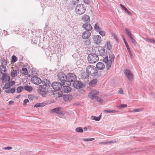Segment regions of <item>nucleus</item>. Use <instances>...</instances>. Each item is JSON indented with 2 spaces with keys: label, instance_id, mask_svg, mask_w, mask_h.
<instances>
[{
  "label": "nucleus",
  "instance_id": "f257e3e1",
  "mask_svg": "<svg viewBox=\"0 0 155 155\" xmlns=\"http://www.w3.org/2000/svg\"><path fill=\"white\" fill-rule=\"evenodd\" d=\"M86 71L88 75L91 76H99L100 74L96 67L92 65H89L86 68Z\"/></svg>",
  "mask_w": 155,
  "mask_h": 155
},
{
  "label": "nucleus",
  "instance_id": "f03ea898",
  "mask_svg": "<svg viewBox=\"0 0 155 155\" xmlns=\"http://www.w3.org/2000/svg\"><path fill=\"white\" fill-rule=\"evenodd\" d=\"M109 59H108V56H106L103 59V61L106 64V68L107 70L109 69L110 68L115 58L114 55L112 52L109 53Z\"/></svg>",
  "mask_w": 155,
  "mask_h": 155
},
{
  "label": "nucleus",
  "instance_id": "7ed1b4c3",
  "mask_svg": "<svg viewBox=\"0 0 155 155\" xmlns=\"http://www.w3.org/2000/svg\"><path fill=\"white\" fill-rule=\"evenodd\" d=\"M75 12L78 15L83 14L86 11L85 6L83 4H78L76 6Z\"/></svg>",
  "mask_w": 155,
  "mask_h": 155
},
{
  "label": "nucleus",
  "instance_id": "20e7f679",
  "mask_svg": "<svg viewBox=\"0 0 155 155\" xmlns=\"http://www.w3.org/2000/svg\"><path fill=\"white\" fill-rule=\"evenodd\" d=\"M76 80V77L74 74L70 73L67 75L66 84L67 85L71 84V82H74Z\"/></svg>",
  "mask_w": 155,
  "mask_h": 155
},
{
  "label": "nucleus",
  "instance_id": "39448f33",
  "mask_svg": "<svg viewBox=\"0 0 155 155\" xmlns=\"http://www.w3.org/2000/svg\"><path fill=\"white\" fill-rule=\"evenodd\" d=\"M87 60L90 63L93 64L98 61L99 58L95 54H90L88 56Z\"/></svg>",
  "mask_w": 155,
  "mask_h": 155
},
{
  "label": "nucleus",
  "instance_id": "423d86ee",
  "mask_svg": "<svg viewBox=\"0 0 155 155\" xmlns=\"http://www.w3.org/2000/svg\"><path fill=\"white\" fill-rule=\"evenodd\" d=\"M48 88L45 87L44 85H39L38 92L42 97L46 96L48 92Z\"/></svg>",
  "mask_w": 155,
  "mask_h": 155
},
{
  "label": "nucleus",
  "instance_id": "0eeeda50",
  "mask_svg": "<svg viewBox=\"0 0 155 155\" xmlns=\"http://www.w3.org/2000/svg\"><path fill=\"white\" fill-rule=\"evenodd\" d=\"M58 78L61 81V83L62 84V85L66 84L67 75L62 73H59L58 75Z\"/></svg>",
  "mask_w": 155,
  "mask_h": 155
},
{
  "label": "nucleus",
  "instance_id": "6e6552de",
  "mask_svg": "<svg viewBox=\"0 0 155 155\" xmlns=\"http://www.w3.org/2000/svg\"><path fill=\"white\" fill-rule=\"evenodd\" d=\"M62 84L58 82H54L52 83L51 87L53 89L56 91H58L61 90Z\"/></svg>",
  "mask_w": 155,
  "mask_h": 155
},
{
  "label": "nucleus",
  "instance_id": "1a4fd4ad",
  "mask_svg": "<svg viewBox=\"0 0 155 155\" xmlns=\"http://www.w3.org/2000/svg\"><path fill=\"white\" fill-rule=\"evenodd\" d=\"M124 72L125 76L129 81H132L133 79V74L129 70L127 69H124Z\"/></svg>",
  "mask_w": 155,
  "mask_h": 155
},
{
  "label": "nucleus",
  "instance_id": "9d476101",
  "mask_svg": "<svg viewBox=\"0 0 155 155\" xmlns=\"http://www.w3.org/2000/svg\"><path fill=\"white\" fill-rule=\"evenodd\" d=\"M31 81L33 83L37 85L39 84L42 82L41 80L36 76H34L32 77L31 78Z\"/></svg>",
  "mask_w": 155,
  "mask_h": 155
},
{
  "label": "nucleus",
  "instance_id": "9b49d317",
  "mask_svg": "<svg viewBox=\"0 0 155 155\" xmlns=\"http://www.w3.org/2000/svg\"><path fill=\"white\" fill-rule=\"evenodd\" d=\"M99 92L97 91L93 90L91 91L89 94L88 97L91 99H93L96 97L97 96V95L98 94Z\"/></svg>",
  "mask_w": 155,
  "mask_h": 155
},
{
  "label": "nucleus",
  "instance_id": "f8f14e48",
  "mask_svg": "<svg viewBox=\"0 0 155 155\" xmlns=\"http://www.w3.org/2000/svg\"><path fill=\"white\" fill-rule=\"evenodd\" d=\"M74 87L76 88L79 89L83 87V84L81 81H75L73 83Z\"/></svg>",
  "mask_w": 155,
  "mask_h": 155
},
{
  "label": "nucleus",
  "instance_id": "ddd939ff",
  "mask_svg": "<svg viewBox=\"0 0 155 155\" xmlns=\"http://www.w3.org/2000/svg\"><path fill=\"white\" fill-rule=\"evenodd\" d=\"M61 109V107H57L52 109L51 110V113L53 112L55 113L58 114L63 115L64 114L63 112L60 110Z\"/></svg>",
  "mask_w": 155,
  "mask_h": 155
},
{
  "label": "nucleus",
  "instance_id": "4468645a",
  "mask_svg": "<svg viewBox=\"0 0 155 155\" xmlns=\"http://www.w3.org/2000/svg\"><path fill=\"white\" fill-rule=\"evenodd\" d=\"M93 40L94 43L97 45H99L101 42V37L99 35L94 36Z\"/></svg>",
  "mask_w": 155,
  "mask_h": 155
},
{
  "label": "nucleus",
  "instance_id": "2eb2a0df",
  "mask_svg": "<svg viewBox=\"0 0 155 155\" xmlns=\"http://www.w3.org/2000/svg\"><path fill=\"white\" fill-rule=\"evenodd\" d=\"M69 85H67L66 84V85H62L63 86L62 91L64 93H66L70 92L71 91V88L69 86Z\"/></svg>",
  "mask_w": 155,
  "mask_h": 155
},
{
  "label": "nucleus",
  "instance_id": "dca6fc26",
  "mask_svg": "<svg viewBox=\"0 0 155 155\" xmlns=\"http://www.w3.org/2000/svg\"><path fill=\"white\" fill-rule=\"evenodd\" d=\"M91 33L88 31L84 32L82 35V37L84 39H87L91 36Z\"/></svg>",
  "mask_w": 155,
  "mask_h": 155
},
{
  "label": "nucleus",
  "instance_id": "f3484780",
  "mask_svg": "<svg viewBox=\"0 0 155 155\" xmlns=\"http://www.w3.org/2000/svg\"><path fill=\"white\" fill-rule=\"evenodd\" d=\"M105 68V65L102 62H98L96 64V68L99 70H102Z\"/></svg>",
  "mask_w": 155,
  "mask_h": 155
},
{
  "label": "nucleus",
  "instance_id": "a211bd4d",
  "mask_svg": "<svg viewBox=\"0 0 155 155\" xmlns=\"http://www.w3.org/2000/svg\"><path fill=\"white\" fill-rule=\"evenodd\" d=\"M83 27L86 30L88 31H91L92 29V27L89 24H85L83 25Z\"/></svg>",
  "mask_w": 155,
  "mask_h": 155
},
{
  "label": "nucleus",
  "instance_id": "6ab92c4d",
  "mask_svg": "<svg viewBox=\"0 0 155 155\" xmlns=\"http://www.w3.org/2000/svg\"><path fill=\"white\" fill-rule=\"evenodd\" d=\"M98 51L99 52V54L102 56H105L106 54L104 49L102 47L99 48Z\"/></svg>",
  "mask_w": 155,
  "mask_h": 155
},
{
  "label": "nucleus",
  "instance_id": "aec40b11",
  "mask_svg": "<svg viewBox=\"0 0 155 155\" xmlns=\"http://www.w3.org/2000/svg\"><path fill=\"white\" fill-rule=\"evenodd\" d=\"M1 79L3 81L5 82V81H8L9 80V77L5 73L4 74H3Z\"/></svg>",
  "mask_w": 155,
  "mask_h": 155
},
{
  "label": "nucleus",
  "instance_id": "412c9836",
  "mask_svg": "<svg viewBox=\"0 0 155 155\" xmlns=\"http://www.w3.org/2000/svg\"><path fill=\"white\" fill-rule=\"evenodd\" d=\"M97 82V80L95 78L90 81L89 82V84L90 86L94 87L95 86Z\"/></svg>",
  "mask_w": 155,
  "mask_h": 155
},
{
  "label": "nucleus",
  "instance_id": "4be33fe9",
  "mask_svg": "<svg viewBox=\"0 0 155 155\" xmlns=\"http://www.w3.org/2000/svg\"><path fill=\"white\" fill-rule=\"evenodd\" d=\"M63 97L65 101H70L72 99V96L71 95H65L63 96Z\"/></svg>",
  "mask_w": 155,
  "mask_h": 155
},
{
  "label": "nucleus",
  "instance_id": "5701e85b",
  "mask_svg": "<svg viewBox=\"0 0 155 155\" xmlns=\"http://www.w3.org/2000/svg\"><path fill=\"white\" fill-rule=\"evenodd\" d=\"M41 82L42 84H43L42 85H44L45 87H48L50 86V82L46 79H45Z\"/></svg>",
  "mask_w": 155,
  "mask_h": 155
},
{
  "label": "nucleus",
  "instance_id": "b1692460",
  "mask_svg": "<svg viewBox=\"0 0 155 155\" xmlns=\"http://www.w3.org/2000/svg\"><path fill=\"white\" fill-rule=\"evenodd\" d=\"M7 70L5 67L0 66V73L1 74H4L6 72Z\"/></svg>",
  "mask_w": 155,
  "mask_h": 155
},
{
  "label": "nucleus",
  "instance_id": "393cba45",
  "mask_svg": "<svg viewBox=\"0 0 155 155\" xmlns=\"http://www.w3.org/2000/svg\"><path fill=\"white\" fill-rule=\"evenodd\" d=\"M2 65L1 66L6 67L8 64L7 61L4 58H2L0 59Z\"/></svg>",
  "mask_w": 155,
  "mask_h": 155
},
{
  "label": "nucleus",
  "instance_id": "a878e982",
  "mask_svg": "<svg viewBox=\"0 0 155 155\" xmlns=\"http://www.w3.org/2000/svg\"><path fill=\"white\" fill-rule=\"evenodd\" d=\"M82 20L87 22H88L90 21V18L89 16L86 15H84L82 18Z\"/></svg>",
  "mask_w": 155,
  "mask_h": 155
},
{
  "label": "nucleus",
  "instance_id": "bb28decb",
  "mask_svg": "<svg viewBox=\"0 0 155 155\" xmlns=\"http://www.w3.org/2000/svg\"><path fill=\"white\" fill-rule=\"evenodd\" d=\"M24 88L25 90L28 92H31L32 90V87L28 85L25 86Z\"/></svg>",
  "mask_w": 155,
  "mask_h": 155
},
{
  "label": "nucleus",
  "instance_id": "cd10ccee",
  "mask_svg": "<svg viewBox=\"0 0 155 155\" xmlns=\"http://www.w3.org/2000/svg\"><path fill=\"white\" fill-rule=\"evenodd\" d=\"M11 76L12 77L16 76L17 75V72L16 70H13L11 72Z\"/></svg>",
  "mask_w": 155,
  "mask_h": 155
},
{
  "label": "nucleus",
  "instance_id": "c85d7f7f",
  "mask_svg": "<svg viewBox=\"0 0 155 155\" xmlns=\"http://www.w3.org/2000/svg\"><path fill=\"white\" fill-rule=\"evenodd\" d=\"M101 116V115H100L99 116V117H96L95 116H92L91 117V118L92 120H93L96 121H98L100 120Z\"/></svg>",
  "mask_w": 155,
  "mask_h": 155
},
{
  "label": "nucleus",
  "instance_id": "c756f323",
  "mask_svg": "<svg viewBox=\"0 0 155 155\" xmlns=\"http://www.w3.org/2000/svg\"><path fill=\"white\" fill-rule=\"evenodd\" d=\"M117 112V111L114 110H104V112L105 113H114Z\"/></svg>",
  "mask_w": 155,
  "mask_h": 155
},
{
  "label": "nucleus",
  "instance_id": "7c9ffc66",
  "mask_svg": "<svg viewBox=\"0 0 155 155\" xmlns=\"http://www.w3.org/2000/svg\"><path fill=\"white\" fill-rule=\"evenodd\" d=\"M24 89V87L22 86L18 87L17 88V92L18 93H20Z\"/></svg>",
  "mask_w": 155,
  "mask_h": 155
},
{
  "label": "nucleus",
  "instance_id": "2f4dec72",
  "mask_svg": "<svg viewBox=\"0 0 155 155\" xmlns=\"http://www.w3.org/2000/svg\"><path fill=\"white\" fill-rule=\"evenodd\" d=\"M22 73L25 75H27L28 74V70L26 68H22Z\"/></svg>",
  "mask_w": 155,
  "mask_h": 155
},
{
  "label": "nucleus",
  "instance_id": "473e14b6",
  "mask_svg": "<svg viewBox=\"0 0 155 155\" xmlns=\"http://www.w3.org/2000/svg\"><path fill=\"white\" fill-rule=\"evenodd\" d=\"M75 131L78 132L79 133H82L83 131V129L81 127H77L75 129Z\"/></svg>",
  "mask_w": 155,
  "mask_h": 155
},
{
  "label": "nucleus",
  "instance_id": "72a5a7b5",
  "mask_svg": "<svg viewBox=\"0 0 155 155\" xmlns=\"http://www.w3.org/2000/svg\"><path fill=\"white\" fill-rule=\"evenodd\" d=\"M124 42L125 45L126 46L127 49V51H128V52H130V51H130V48H129V45H128V44L127 43V42L125 41L124 38Z\"/></svg>",
  "mask_w": 155,
  "mask_h": 155
},
{
  "label": "nucleus",
  "instance_id": "f704fd0d",
  "mask_svg": "<svg viewBox=\"0 0 155 155\" xmlns=\"http://www.w3.org/2000/svg\"><path fill=\"white\" fill-rule=\"evenodd\" d=\"M10 86L9 84L8 83H6L3 87V89H8L10 88Z\"/></svg>",
  "mask_w": 155,
  "mask_h": 155
},
{
  "label": "nucleus",
  "instance_id": "c9c22d12",
  "mask_svg": "<svg viewBox=\"0 0 155 155\" xmlns=\"http://www.w3.org/2000/svg\"><path fill=\"white\" fill-rule=\"evenodd\" d=\"M146 40L149 42L153 43L155 44V40L154 39H149L148 38H146Z\"/></svg>",
  "mask_w": 155,
  "mask_h": 155
},
{
  "label": "nucleus",
  "instance_id": "e433bc0d",
  "mask_svg": "<svg viewBox=\"0 0 155 155\" xmlns=\"http://www.w3.org/2000/svg\"><path fill=\"white\" fill-rule=\"evenodd\" d=\"M127 106V105L126 104H122L120 105H117V107L118 108H122L124 107H126Z\"/></svg>",
  "mask_w": 155,
  "mask_h": 155
},
{
  "label": "nucleus",
  "instance_id": "4c0bfd02",
  "mask_svg": "<svg viewBox=\"0 0 155 155\" xmlns=\"http://www.w3.org/2000/svg\"><path fill=\"white\" fill-rule=\"evenodd\" d=\"M107 49L108 50H110L112 48V46L110 45V41H107Z\"/></svg>",
  "mask_w": 155,
  "mask_h": 155
},
{
  "label": "nucleus",
  "instance_id": "58836bf2",
  "mask_svg": "<svg viewBox=\"0 0 155 155\" xmlns=\"http://www.w3.org/2000/svg\"><path fill=\"white\" fill-rule=\"evenodd\" d=\"M143 109L142 108H138L134 109L132 111H130L131 112H139L142 111Z\"/></svg>",
  "mask_w": 155,
  "mask_h": 155
},
{
  "label": "nucleus",
  "instance_id": "ea45409f",
  "mask_svg": "<svg viewBox=\"0 0 155 155\" xmlns=\"http://www.w3.org/2000/svg\"><path fill=\"white\" fill-rule=\"evenodd\" d=\"M12 62H15L17 60V58L16 56L13 55L12 57Z\"/></svg>",
  "mask_w": 155,
  "mask_h": 155
},
{
  "label": "nucleus",
  "instance_id": "a19ab883",
  "mask_svg": "<svg viewBox=\"0 0 155 155\" xmlns=\"http://www.w3.org/2000/svg\"><path fill=\"white\" fill-rule=\"evenodd\" d=\"M91 43V41L89 39H87L84 42V44L86 45H89Z\"/></svg>",
  "mask_w": 155,
  "mask_h": 155
},
{
  "label": "nucleus",
  "instance_id": "79ce46f5",
  "mask_svg": "<svg viewBox=\"0 0 155 155\" xmlns=\"http://www.w3.org/2000/svg\"><path fill=\"white\" fill-rule=\"evenodd\" d=\"M94 98H95V99L98 102H100V103H102V100L101 98L99 97L98 96Z\"/></svg>",
  "mask_w": 155,
  "mask_h": 155
},
{
  "label": "nucleus",
  "instance_id": "37998d69",
  "mask_svg": "<svg viewBox=\"0 0 155 155\" xmlns=\"http://www.w3.org/2000/svg\"><path fill=\"white\" fill-rule=\"evenodd\" d=\"M94 140V138H91L90 139H83V140H84L85 141H91L93 140Z\"/></svg>",
  "mask_w": 155,
  "mask_h": 155
},
{
  "label": "nucleus",
  "instance_id": "c03bdc74",
  "mask_svg": "<svg viewBox=\"0 0 155 155\" xmlns=\"http://www.w3.org/2000/svg\"><path fill=\"white\" fill-rule=\"evenodd\" d=\"M125 30L129 36L132 35L130 32L127 28H125Z\"/></svg>",
  "mask_w": 155,
  "mask_h": 155
},
{
  "label": "nucleus",
  "instance_id": "a18cd8bd",
  "mask_svg": "<svg viewBox=\"0 0 155 155\" xmlns=\"http://www.w3.org/2000/svg\"><path fill=\"white\" fill-rule=\"evenodd\" d=\"M94 28L95 30H97L99 31L100 30V28L99 27L97 26V24H95L94 26Z\"/></svg>",
  "mask_w": 155,
  "mask_h": 155
},
{
  "label": "nucleus",
  "instance_id": "49530a36",
  "mask_svg": "<svg viewBox=\"0 0 155 155\" xmlns=\"http://www.w3.org/2000/svg\"><path fill=\"white\" fill-rule=\"evenodd\" d=\"M118 93L121 94H124V92L123 89L122 88H120L118 91Z\"/></svg>",
  "mask_w": 155,
  "mask_h": 155
},
{
  "label": "nucleus",
  "instance_id": "de8ad7c7",
  "mask_svg": "<svg viewBox=\"0 0 155 155\" xmlns=\"http://www.w3.org/2000/svg\"><path fill=\"white\" fill-rule=\"evenodd\" d=\"M79 0H72V2L74 5H75L78 3Z\"/></svg>",
  "mask_w": 155,
  "mask_h": 155
},
{
  "label": "nucleus",
  "instance_id": "09e8293b",
  "mask_svg": "<svg viewBox=\"0 0 155 155\" xmlns=\"http://www.w3.org/2000/svg\"><path fill=\"white\" fill-rule=\"evenodd\" d=\"M99 34L102 36H104L105 35V32L103 31H99Z\"/></svg>",
  "mask_w": 155,
  "mask_h": 155
},
{
  "label": "nucleus",
  "instance_id": "8fccbe9b",
  "mask_svg": "<svg viewBox=\"0 0 155 155\" xmlns=\"http://www.w3.org/2000/svg\"><path fill=\"white\" fill-rule=\"evenodd\" d=\"M83 2L84 3L87 4H89L90 3V2L88 0H83Z\"/></svg>",
  "mask_w": 155,
  "mask_h": 155
},
{
  "label": "nucleus",
  "instance_id": "3c124183",
  "mask_svg": "<svg viewBox=\"0 0 155 155\" xmlns=\"http://www.w3.org/2000/svg\"><path fill=\"white\" fill-rule=\"evenodd\" d=\"M29 102V101L28 99H25L24 100L23 102V105H25L26 104V103Z\"/></svg>",
  "mask_w": 155,
  "mask_h": 155
},
{
  "label": "nucleus",
  "instance_id": "603ef678",
  "mask_svg": "<svg viewBox=\"0 0 155 155\" xmlns=\"http://www.w3.org/2000/svg\"><path fill=\"white\" fill-rule=\"evenodd\" d=\"M15 88H12L10 90V92L12 94H13L15 93Z\"/></svg>",
  "mask_w": 155,
  "mask_h": 155
},
{
  "label": "nucleus",
  "instance_id": "864d4df0",
  "mask_svg": "<svg viewBox=\"0 0 155 155\" xmlns=\"http://www.w3.org/2000/svg\"><path fill=\"white\" fill-rule=\"evenodd\" d=\"M28 99L30 100H33V97L32 95H30L28 96Z\"/></svg>",
  "mask_w": 155,
  "mask_h": 155
},
{
  "label": "nucleus",
  "instance_id": "5fc2aeb1",
  "mask_svg": "<svg viewBox=\"0 0 155 155\" xmlns=\"http://www.w3.org/2000/svg\"><path fill=\"white\" fill-rule=\"evenodd\" d=\"M131 41L134 45H136L137 42H136V40L134 39H133Z\"/></svg>",
  "mask_w": 155,
  "mask_h": 155
},
{
  "label": "nucleus",
  "instance_id": "6e6d98bb",
  "mask_svg": "<svg viewBox=\"0 0 155 155\" xmlns=\"http://www.w3.org/2000/svg\"><path fill=\"white\" fill-rule=\"evenodd\" d=\"M12 149V147H5L4 148V149L5 150H9L11 149Z\"/></svg>",
  "mask_w": 155,
  "mask_h": 155
},
{
  "label": "nucleus",
  "instance_id": "4d7b16f0",
  "mask_svg": "<svg viewBox=\"0 0 155 155\" xmlns=\"http://www.w3.org/2000/svg\"><path fill=\"white\" fill-rule=\"evenodd\" d=\"M124 10L126 12H127V13L129 14H130V12L128 10V9L126 7H125V8L124 9Z\"/></svg>",
  "mask_w": 155,
  "mask_h": 155
},
{
  "label": "nucleus",
  "instance_id": "13d9d810",
  "mask_svg": "<svg viewBox=\"0 0 155 155\" xmlns=\"http://www.w3.org/2000/svg\"><path fill=\"white\" fill-rule=\"evenodd\" d=\"M35 107H40V104L39 103H37L36 104H35L34 106Z\"/></svg>",
  "mask_w": 155,
  "mask_h": 155
},
{
  "label": "nucleus",
  "instance_id": "bf43d9fd",
  "mask_svg": "<svg viewBox=\"0 0 155 155\" xmlns=\"http://www.w3.org/2000/svg\"><path fill=\"white\" fill-rule=\"evenodd\" d=\"M129 54H130V57L132 59H133V58H134V56L131 53V51H130V52H129Z\"/></svg>",
  "mask_w": 155,
  "mask_h": 155
},
{
  "label": "nucleus",
  "instance_id": "052dcab7",
  "mask_svg": "<svg viewBox=\"0 0 155 155\" xmlns=\"http://www.w3.org/2000/svg\"><path fill=\"white\" fill-rule=\"evenodd\" d=\"M6 89V90H5V92L7 93H9L10 92V90L9 89Z\"/></svg>",
  "mask_w": 155,
  "mask_h": 155
},
{
  "label": "nucleus",
  "instance_id": "680f3d73",
  "mask_svg": "<svg viewBox=\"0 0 155 155\" xmlns=\"http://www.w3.org/2000/svg\"><path fill=\"white\" fill-rule=\"evenodd\" d=\"M13 103H14V102L13 101H10L9 102L8 104L10 105V104H13Z\"/></svg>",
  "mask_w": 155,
  "mask_h": 155
},
{
  "label": "nucleus",
  "instance_id": "e2e57ef3",
  "mask_svg": "<svg viewBox=\"0 0 155 155\" xmlns=\"http://www.w3.org/2000/svg\"><path fill=\"white\" fill-rule=\"evenodd\" d=\"M120 5L123 8V9H124L126 7H125L124 6V5H122V4H120Z\"/></svg>",
  "mask_w": 155,
  "mask_h": 155
},
{
  "label": "nucleus",
  "instance_id": "0e129e2a",
  "mask_svg": "<svg viewBox=\"0 0 155 155\" xmlns=\"http://www.w3.org/2000/svg\"><path fill=\"white\" fill-rule=\"evenodd\" d=\"M107 142H101L99 143V144H107Z\"/></svg>",
  "mask_w": 155,
  "mask_h": 155
},
{
  "label": "nucleus",
  "instance_id": "69168bd1",
  "mask_svg": "<svg viewBox=\"0 0 155 155\" xmlns=\"http://www.w3.org/2000/svg\"><path fill=\"white\" fill-rule=\"evenodd\" d=\"M129 38H130V39H131V41L134 39V38H133V37H132V35H131L130 36H129Z\"/></svg>",
  "mask_w": 155,
  "mask_h": 155
},
{
  "label": "nucleus",
  "instance_id": "338daca9",
  "mask_svg": "<svg viewBox=\"0 0 155 155\" xmlns=\"http://www.w3.org/2000/svg\"><path fill=\"white\" fill-rule=\"evenodd\" d=\"M115 39L116 41L117 42H119V40L117 38V37H116V38H115Z\"/></svg>",
  "mask_w": 155,
  "mask_h": 155
},
{
  "label": "nucleus",
  "instance_id": "774afa93",
  "mask_svg": "<svg viewBox=\"0 0 155 155\" xmlns=\"http://www.w3.org/2000/svg\"><path fill=\"white\" fill-rule=\"evenodd\" d=\"M40 104V107H42L44 106V104L43 103H39Z\"/></svg>",
  "mask_w": 155,
  "mask_h": 155
}]
</instances>
